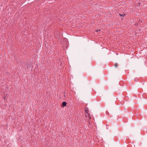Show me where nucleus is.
Returning <instances> with one entry per match:
<instances>
[{"instance_id":"1","label":"nucleus","mask_w":147,"mask_h":147,"mask_svg":"<svg viewBox=\"0 0 147 147\" xmlns=\"http://www.w3.org/2000/svg\"><path fill=\"white\" fill-rule=\"evenodd\" d=\"M67 103L65 101H63L62 103V105L63 107L66 106Z\"/></svg>"},{"instance_id":"2","label":"nucleus","mask_w":147,"mask_h":147,"mask_svg":"<svg viewBox=\"0 0 147 147\" xmlns=\"http://www.w3.org/2000/svg\"><path fill=\"white\" fill-rule=\"evenodd\" d=\"M118 66V64L116 63L115 65V67H117Z\"/></svg>"},{"instance_id":"3","label":"nucleus","mask_w":147,"mask_h":147,"mask_svg":"<svg viewBox=\"0 0 147 147\" xmlns=\"http://www.w3.org/2000/svg\"><path fill=\"white\" fill-rule=\"evenodd\" d=\"M109 126V125H106V128L107 129H108L109 128L108 127Z\"/></svg>"},{"instance_id":"4","label":"nucleus","mask_w":147,"mask_h":147,"mask_svg":"<svg viewBox=\"0 0 147 147\" xmlns=\"http://www.w3.org/2000/svg\"><path fill=\"white\" fill-rule=\"evenodd\" d=\"M88 110H85V112H86V113H88Z\"/></svg>"},{"instance_id":"5","label":"nucleus","mask_w":147,"mask_h":147,"mask_svg":"<svg viewBox=\"0 0 147 147\" xmlns=\"http://www.w3.org/2000/svg\"><path fill=\"white\" fill-rule=\"evenodd\" d=\"M106 114H107V115H109V113L108 112V111H106Z\"/></svg>"},{"instance_id":"6","label":"nucleus","mask_w":147,"mask_h":147,"mask_svg":"<svg viewBox=\"0 0 147 147\" xmlns=\"http://www.w3.org/2000/svg\"><path fill=\"white\" fill-rule=\"evenodd\" d=\"M119 15H120L121 16H125V14H123L122 15H121L119 14Z\"/></svg>"},{"instance_id":"7","label":"nucleus","mask_w":147,"mask_h":147,"mask_svg":"<svg viewBox=\"0 0 147 147\" xmlns=\"http://www.w3.org/2000/svg\"><path fill=\"white\" fill-rule=\"evenodd\" d=\"M63 96L64 97H65V94H64Z\"/></svg>"},{"instance_id":"8","label":"nucleus","mask_w":147,"mask_h":147,"mask_svg":"<svg viewBox=\"0 0 147 147\" xmlns=\"http://www.w3.org/2000/svg\"><path fill=\"white\" fill-rule=\"evenodd\" d=\"M100 29H99L98 31H100Z\"/></svg>"}]
</instances>
